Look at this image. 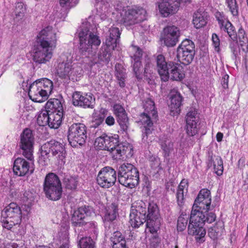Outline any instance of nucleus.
I'll return each instance as SVG.
<instances>
[{"label": "nucleus", "mask_w": 248, "mask_h": 248, "mask_svg": "<svg viewBox=\"0 0 248 248\" xmlns=\"http://www.w3.org/2000/svg\"><path fill=\"white\" fill-rule=\"evenodd\" d=\"M212 162L214 167L215 172L217 175L222 174L223 171V161L221 157L217 156L212 157L211 159Z\"/></svg>", "instance_id": "obj_39"}, {"label": "nucleus", "mask_w": 248, "mask_h": 248, "mask_svg": "<svg viewBox=\"0 0 248 248\" xmlns=\"http://www.w3.org/2000/svg\"><path fill=\"white\" fill-rule=\"evenodd\" d=\"M87 138L86 126L81 123H74L68 128V139L72 146L81 145L85 142Z\"/></svg>", "instance_id": "obj_11"}, {"label": "nucleus", "mask_w": 248, "mask_h": 248, "mask_svg": "<svg viewBox=\"0 0 248 248\" xmlns=\"http://www.w3.org/2000/svg\"><path fill=\"white\" fill-rule=\"evenodd\" d=\"M229 76L227 74H225L221 79V84L223 88L225 89L228 88V82H229Z\"/></svg>", "instance_id": "obj_58"}, {"label": "nucleus", "mask_w": 248, "mask_h": 248, "mask_svg": "<svg viewBox=\"0 0 248 248\" xmlns=\"http://www.w3.org/2000/svg\"><path fill=\"white\" fill-rule=\"evenodd\" d=\"M43 186L46 198L52 201H57L61 198L62 192V185L55 174L49 173L47 174Z\"/></svg>", "instance_id": "obj_10"}, {"label": "nucleus", "mask_w": 248, "mask_h": 248, "mask_svg": "<svg viewBox=\"0 0 248 248\" xmlns=\"http://www.w3.org/2000/svg\"><path fill=\"white\" fill-rule=\"evenodd\" d=\"M114 113L117 118V121L123 131H125L128 127V120L124 108L120 104L113 106Z\"/></svg>", "instance_id": "obj_25"}, {"label": "nucleus", "mask_w": 248, "mask_h": 248, "mask_svg": "<svg viewBox=\"0 0 248 248\" xmlns=\"http://www.w3.org/2000/svg\"><path fill=\"white\" fill-rule=\"evenodd\" d=\"M197 112L195 110L189 111L186 116V131L189 136H193L196 135L198 130L197 123L198 119L196 117Z\"/></svg>", "instance_id": "obj_24"}, {"label": "nucleus", "mask_w": 248, "mask_h": 248, "mask_svg": "<svg viewBox=\"0 0 248 248\" xmlns=\"http://www.w3.org/2000/svg\"><path fill=\"white\" fill-rule=\"evenodd\" d=\"M51 153L54 159L57 160L58 164H64L65 157V150L62 143L51 140L44 144L41 147V156L39 162L43 166L48 164L49 154Z\"/></svg>", "instance_id": "obj_5"}, {"label": "nucleus", "mask_w": 248, "mask_h": 248, "mask_svg": "<svg viewBox=\"0 0 248 248\" xmlns=\"http://www.w3.org/2000/svg\"><path fill=\"white\" fill-rule=\"evenodd\" d=\"M186 146V144L184 140H181L179 143V146H177L180 150H183Z\"/></svg>", "instance_id": "obj_63"}, {"label": "nucleus", "mask_w": 248, "mask_h": 248, "mask_svg": "<svg viewBox=\"0 0 248 248\" xmlns=\"http://www.w3.org/2000/svg\"><path fill=\"white\" fill-rule=\"evenodd\" d=\"M133 71L136 78L140 79L143 76L142 67L140 61H139L137 58L135 60H132Z\"/></svg>", "instance_id": "obj_42"}, {"label": "nucleus", "mask_w": 248, "mask_h": 248, "mask_svg": "<svg viewBox=\"0 0 248 248\" xmlns=\"http://www.w3.org/2000/svg\"><path fill=\"white\" fill-rule=\"evenodd\" d=\"M160 145L163 151L164 156L167 157L173 149V143L170 139H164L160 140Z\"/></svg>", "instance_id": "obj_35"}, {"label": "nucleus", "mask_w": 248, "mask_h": 248, "mask_svg": "<svg viewBox=\"0 0 248 248\" xmlns=\"http://www.w3.org/2000/svg\"><path fill=\"white\" fill-rule=\"evenodd\" d=\"M211 201L210 190L202 189L199 192L192 207L188 226V233L195 235L196 241L200 243L204 241L206 234L205 230L203 227L204 223H211L216 218L214 213H208Z\"/></svg>", "instance_id": "obj_1"}, {"label": "nucleus", "mask_w": 248, "mask_h": 248, "mask_svg": "<svg viewBox=\"0 0 248 248\" xmlns=\"http://www.w3.org/2000/svg\"><path fill=\"white\" fill-rule=\"evenodd\" d=\"M153 73V65L151 62L150 60L148 59L146 60L144 67V72L143 75L148 78H149L150 76Z\"/></svg>", "instance_id": "obj_51"}, {"label": "nucleus", "mask_w": 248, "mask_h": 248, "mask_svg": "<svg viewBox=\"0 0 248 248\" xmlns=\"http://www.w3.org/2000/svg\"><path fill=\"white\" fill-rule=\"evenodd\" d=\"M5 218L2 221V227L15 232L14 227L18 226L21 222L22 213L20 207L16 203L12 202L6 206L2 212Z\"/></svg>", "instance_id": "obj_8"}, {"label": "nucleus", "mask_w": 248, "mask_h": 248, "mask_svg": "<svg viewBox=\"0 0 248 248\" xmlns=\"http://www.w3.org/2000/svg\"><path fill=\"white\" fill-rule=\"evenodd\" d=\"M27 161L21 157L16 158L14 163L13 171L19 176H23L28 174H31L34 171L33 161Z\"/></svg>", "instance_id": "obj_19"}, {"label": "nucleus", "mask_w": 248, "mask_h": 248, "mask_svg": "<svg viewBox=\"0 0 248 248\" xmlns=\"http://www.w3.org/2000/svg\"><path fill=\"white\" fill-rule=\"evenodd\" d=\"M90 26L89 23H83L78 33L79 50L84 55L90 54L93 47L98 46L101 44L100 37L90 31Z\"/></svg>", "instance_id": "obj_4"}, {"label": "nucleus", "mask_w": 248, "mask_h": 248, "mask_svg": "<svg viewBox=\"0 0 248 248\" xmlns=\"http://www.w3.org/2000/svg\"><path fill=\"white\" fill-rule=\"evenodd\" d=\"M133 49L135 51V53L133 56H131L132 60H135L137 58L139 61H140V58L142 55L141 50L137 46H133Z\"/></svg>", "instance_id": "obj_56"}, {"label": "nucleus", "mask_w": 248, "mask_h": 248, "mask_svg": "<svg viewBox=\"0 0 248 248\" xmlns=\"http://www.w3.org/2000/svg\"><path fill=\"white\" fill-rule=\"evenodd\" d=\"M118 216V206L113 203L106 208L102 218L104 222H112L116 219Z\"/></svg>", "instance_id": "obj_28"}, {"label": "nucleus", "mask_w": 248, "mask_h": 248, "mask_svg": "<svg viewBox=\"0 0 248 248\" xmlns=\"http://www.w3.org/2000/svg\"><path fill=\"white\" fill-rule=\"evenodd\" d=\"M92 208L90 206H81L75 211L72 217V221L75 226H81L84 224L83 219L92 213Z\"/></svg>", "instance_id": "obj_23"}, {"label": "nucleus", "mask_w": 248, "mask_h": 248, "mask_svg": "<svg viewBox=\"0 0 248 248\" xmlns=\"http://www.w3.org/2000/svg\"><path fill=\"white\" fill-rule=\"evenodd\" d=\"M188 184L186 180H183L178 186L176 192L177 204L180 207L184 204V193L187 192Z\"/></svg>", "instance_id": "obj_30"}, {"label": "nucleus", "mask_w": 248, "mask_h": 248, "mask_svg": "<svg viewBox=\"0 0 248 248\" xmlns=\"http://www.w3.org/2000/svg\"><path fill=\"white\" fill-rule=\"evenodd\" d=\"M180 34L178 27L173 25L167 26L163 29L161 40L167 47H173L178 42Z\"/></svg>", "instance_id": "obj_16"}, {"label": "nucleus", "mask_w": 248, "mask_h": 248, "mask_svg": "<svg viewBox=\"0 0 248 248\" xmlns=\"http://www.w3.org/2000/svg\"><path fill=\"white\" fill-rule=\"evenodd\" d=\"M95 98L91 93H85L80 92H75L72 95V103L74 106L84 108H93Z\"/></svg>", "instance_id": "obj_18"}, {"label": "nucleus", "mask_w": 248, "mask_h": 248, "mask_svg": "<svg viewBox=\"0 0 248 248\" xmlns=\"http://www.w3.org/2000/svg\"><path fill=\"white\" fill-rule=\"evenodd\" d=\"M25 12V7L24 4L22 2H18L17 3L16 7V16L21 17Z\"/></svg>", "instance_id": "obj_54"}, {"label": "nucleus", "mask_w": 248, "mask_h": 248, "mask_svg": "<svg viewBox=\"0 0 248 248\" xmlns=\"http://www.w3.org/2000/svg\"><path fill=\"white\" fill-rule=\"evenodd\" d=\"M180 4L178 0H161L158 2L159 12L162 16L168 17L177 11Z\"/></svg>", "instance_id": "obj_21"}, {"label": "nucleus", "mask_w": 248, "mask_h": 248, "mask_svg": "<svg viewBox=\"0 0 248 248\" xmlns=\"http://www.w3.org/2000/svg\"><path fill=\"white\" fill-rule=\"evenodd\" d=\"M146 11L142 7L133 5L124 6L120 12V23L126 27L139 24L146 19Z\"/></svg>", "instance_id": "obj_7"}, {"label": "nucleus", "mask_w": 248, "mask_h": 248, "mask_svg": "<svg viewBox=\"0 0 248 248\" xmlns=\"http://www.w3.org/2000/svg\"><path fill=\"white\" fill-rule=\"evenodd\" d=\"M240 45L242 46L247 47L248 46V34L245 30L242 28H240L237 33Z\"/></svg>", "instance_id": "obj_44"}, {"label": "nucleus", "mask_w": 248, "mask_h": 248, "mask_svg": "<svg viewBox=\"0 0 248 248\" xmlns=\"http://www.w3.org/2000/svg\"><path fill=\"white\" fill-rule=\"evenodd\" d=\"M226 2L230 12L233 16L238 14V6L236 0H226Z\"/></svg>", "instance_id": "obj_49"}, {"label": "nucleus", "mask_w": 248, "mask_h": 248, "mask_svg": "<svg viewBox=\"0 0 248 248\" xmlns=\"http://www.w3.org/2000/svg\"><path fill=\"white\" fill-rule=\"evenodd\" d=\"M79 0H60V5L65 9H69L76 6Z\"/></svg>", "instance_id": "obj_52"}, {"label": "nucleus", "mask_w": 248, "mask_h": 248, "mask_svg": "<svg viewBox=\"0 0 248 248\" xmlns=\"http://www.w3.org/2000/svg\"><path fill=\"white\" fill-rule=\"evenodd\" d=\"M115 74L117 80H118L120 86L121 87H124L125 86V79L126 77L125 69L121 64H116Z\"/></svg>", "instance_id": "obj_34"}, {"label": "nucleus", "mask_w": 248, "mask_h": 248, "mask_svg": "<svg viewBox=\"0 0 248 248\" xmlns=\"http://www.w3.org/2000/svg\"><path fill=\"white\" fill-rule=\"evenodd\" d=\"M106 31L104 29L105 33V44L110 49L114 50L119 42L121 32L118 28L111 26Z\"/></svg>", "instance_id": "obj_20"}, {"label": "nucleus", "mask_w": 248, "mask_h": 248, "mask_svg": "<svg viewBox=\"0 0 248 248\" xmlns=\"http://www.w3.org/2000/svg\"><path fill=\"white\" fill-rule=\"evenodd\" d=\"M50 112L45 108L42 110L38 115L37 122L40 126H46L48 125Z\"/></svg>", "instance_id": "obj_40"}, {"label": "nucleus", "mask_w": 248, "mask_h": 248, "mask_svg": "<svg viewBox=\"0 0 248 248\" xmlns=\"http://www.w3.org/2000/svg\"><path fill=\"white\" fill-rule=\"evenodd\" d=\"M45 108L47 111L57 113H63V107L61 101L56 98L49 99L46 104Z\"/></svg>", "instance_id": "obj_31"}, {"label": "nucleus", "mask_w": 248, "mask_h": 248, "mask_svg": "<svg viewBox=\"0 0 248 248\" xmlns=\"http://www.w3.org/2000/svg\"><path fill=\"white\" fill-rule=\"evenodd\" d=\"M106 141H108L107 139H105V134H104L96 139L94 145L98 150H107V146L105 144Z\"/></svg>", "instance_id": "obj_48"}, {"label": "nucleus", "mask_w": 248, "mask_h": 248, "mask_svg": "<svg viewBox=\"0 0 248 248\" xmlns=\"http://www.w3.org/2000/svg\"><path fill=\"white\" fill-rule=\"evenodd\" d=\"M119 136L117 134L110 135L108 146H107V150L109 151L114 159H119L125 154L128 151L132 148L130 146L125 147L119 143Z\"/></svg>", "instance_id": "obj_14"}, {"label": "nucleus", "mask_w": 248, "mask_h": 248, "mask_svg": "<svg viewBox=\"0 0 248 248\" xmlns=\"http://www.w3.org/2000/svg\"><path fill=\"white\" fill-rule=\"evenodd\" d=\"M16 243H10L4 245L3 246L1 247L0 248H16Z\"/></svg>", "instance_id": "obj_61"}, {"label": "nucleus", "mask_w": 248, "mask_h": 248, "mask_svg": "<svg viewBox=\"0 0 248 248\" xmlns=\"http://www.w3.org/2000/svg\"><path fill=\"white\" fill-rule=\"evenodd\" d=\"M223 137V133H222L221 132H218L217 134L216 139H217V140L218 142H220L222 140Z\"/></svg>", "instance_id": "obj_64"}, {"label": "nucleus", "mask_w": 248, "mask_h": 248, "mask_svg": "<svg viewBox=\"0 0 248 248\" xmlns=\"http://www.w3.org/2000/svg\"><path fill=\"white\" fill-rule=\"evenodd\" d=\"M169 70L167 71L168 79L181 81L185 77V73L183 66L177 62H169Z\"/></svg>", "instance_id": "obj_22"}, {"label": "nucleus", "mask_w": 248, "mask_h": 248, "mask_svg": "<svg viewBox=\"0 0 248 248\" xmlns=\"http://www.w3.org/2000/svg\"><path fill=\"white\" fill-rule=\"evenodd\" d=\"M104 7V14H101L100 15V18L103 21H105L107 18V14H106V12L108 11V10L106 11V9L107 8V7L106 6H103L102 7V9H103ZM103 10V9H102Z\"/></svg>", "instance_id": "obj_62"}, {"label": "nucleus", "mask_w": 248, "mask_h": 248, "mask_svg": "<svg viewBox=\"0 0 248 248\" xmlns=\"http://www.w3.org/2000/svg\"><path fill=\"white\" fill-rule=\"evenodd\" d=\"M110 240L112 243V246L116 245L117 243H121L122 240H125L122 233L118 231L115 232L113 233Z\"/></svg>", "instance_id": "obj_50"}, {"label": "nucleus", "mask_w": 248, "mask_h": 248, "mask_svg": "<svg viewBox=\"0 0 248 248\" xmlns=\"http://www.w3.org/2000/svg\"><path fill=\"white\" fill-rule=\"evenodd\" d=\"M146 221V226L149 231L155 233L159 229L160 220L158 217V209L154 203L147 205L140 201L136 205L132 206L129 215V223L131 227L137 228Z\"/></svg>", "instance_id": "obj_2"}, {"label": "nucleus", "mask_w": 248, "mask_h": 248, "mask_svg": "<svg viewBox=\"0 0 248 248\" xmlns=\"http://www.w3.org/2000/svg\"><path fill=\"white\" fill-rule=\"evenodd\" d=\"M224 231V222L219 220L216 222L215 225L208 229V235L213 240H216L221 235Z\"/></svg>", "instance_id": "obj_29"}, {"label": "nucleus", "mask_w": 248, "mask_h": 248, "mask_svg": "<svg viewBox=\"0 0 248 248\" xmlns=\"http://www.w3.org/2000/svg\"><path fill=\"white\" fill-rule=\"evenodd\" d=\"M33 194L30 191H26L23 194L22 199L24 201H32L33 200Z\"/></svg>", "instance_id": "obj_57"}, {"label": "nucleus", "mask_w": 248, "mask_h": 248, "mask_svg": "<svg viewBox=\"0 0 248 248\" xmlns=\"http://www.w3.org/2000/svg\"><path fill=\"white\" fill-rule=\"evenodd\" d=\"M106 47L107 48L105 50V51L100 53L99 58L101 61L108 62L110 60V58L111 57L110 51L113 50L110 49L107 46H106Z\"/></svg>", "instance_id": "obj_53"}, {"label": "nucleus", "mask_w": 248, "mask_h": 248, "mask_svg": "<svg viewBox=\"0 0 248 248\" xmlns=\"http://www.w3.org/2000/svg\"><path fill=\"white\" fill-rule=\"evenodd\" d=\"M78 246L79 248H94V242L90 237H82L79 241Z\"/></svg>", "instance_id": "obj_46"}, {"label": "nucleus", "mask_w": 248, "mask_h": 248, "mask_svg": "<svg viewBox=\"0 0 248 248\" xmlns=\"http://www.w3.org/2000/svg\"><path fill=\"white\" fill-rule=\"evenodd\" d=\"M105 123L109 126L113 125L115 123V119L112 116H109L106 119Z\"/></svg>", "instance_id": "obj_59"}, {"label": "nucleus", "mask_w": 248, "mask_h": 248, "mask_svg": "<svg viewBox=\"0 0 248 248\" xmlns=\"http://www.w3.org/2000/svg\"><path fill=\"white\" fill-rule=\"evenodd\" d=\"M97 182L101 187L108 188L113 186L116 181V171L111 167L102 169L97 176Z\"/></svg>", "instance_id": "obj_15"}, {"label": "nucleus", "mask_w": 248, "mask_h": 248, "mask_svg": "<svg viewBox=\"0 0 248 248\" xmlns=\"http://www.w3.org/2000/svg\"><path fill=\"white\" fill-rule=\"evenodd\" d=\"M75 68L72 67L71 58L68 59V56L62 55L60 57L56 67V73L60 78H69L74 72L75 73L74 75L77 74L75 71Z\"/></svg>", "instance_id": "obj_17"}, {"label": "nucleus", "mask_w": 248, "mask_h": 248, "mask_svg": "<svg viewBox=\"0 0 248 248\" xmlns=\"http://www.w3.org/2000/svg\"><path fill=\"white\" fill-rule=\"evenodd\" d=\"M36 45L32 53L33 61L38 64H46L53 56V50L57 45L55 31L52 27L42 30L37 35Z\"/></svg>", "instance_id": "obj_3"}, {"label": "nucleus", "mask_w": 248, "mask_h": 248, "mask_svg": "<svg viewBox=\"0 0 248 248\" xmlns=\"http://www.w3.org/2000/svg\"><path fill=\"white\" fill-rule=\"evenodd\" d=\"M63 113H57L51 111L49 114L48 126L51 128L57 129L61 125Z\"/></svg>", "instance_id": "obj_32"}, {"label": "nucleus", "mask_w": 248, "mask_h": 248, "mask_svg": "<svg viewBox=\"0 0 248 248\" xmlns=\"http://www.w3.org/2000/svg\"><path fill=\"white\" fill-rule=\"evenodd\" d=\"M157 71L161 80L163 81L168 80L167 71L169 70V62H167L164 56L158 55L156 58Z\"/></svg>", "instance_id": "obj_26"}, {"label": "nucleus", "mask_w": 248, "mask_h": 248, "mask_svg": "<svg viewBox=\"0 0 248 248\" xmlns=\"http://www.w3.org/2000/svg\"><path fill=\"white\" fill-rule=\"evenodd\" d=\"M113 248H127L126 246V241L125 240H122L121 243L118 244L117 243L116 245L113 246Z\"/></svg>", "instance_id": "obj_60"}, {"label": "nucleus", "mask_w": 248, "mask_h": 248, "mask_svg": "<svg viewBox=\"0 0 248 248\" xmlns=\"http://www.w3.org/2000/svg\"><path fill=\"white\" fill-rule=\"evenodd\" d=\"M34 137L31 130L26 128L20 135L19 147L22 151L23 155L28 160L33 159V149Z\"/></svg>", "instance_id": "obj_13"}, {"label": "nucleus", "mask_w": 248, "mask_h": 248, "mask_svg": "<svg viewBox=\"0 0 248 248\" xmlns=\"http://www.w3.org/2000/svg\"><path fill=\"white\" fill-rule=\"evenodd\" d=\"M207 20L206 16L200 13H196L193 15V23L197 29L202 28L206 25Z\"/></svg>", "instance_id": "obj_36"}, {"label": "nucleus", "mask_w": 248, "mask_h": 248, "mask_svg": "<svg viewBox=\"0 0 248 248\" xmlns=\"http://www.w3.org/2000/svg\"><path fill=\"white\" fill-rule=\"evenodd\" d=\"M170 104L169 105L170 108L171 112L179 113L180 111V107L182 104V97L180 93L176 89L171 90L170 93Z\"/></svg>", "instance_id": "obj_27"}, {"label": "nucleus", "mask_w": 248, "mask_h": 248, "mask_svg": "<svg viewBox=\"0 0 248 248\" xmlns=\"http://www.w3.org/2000/svg\"><path fill=\"white\" fill-rule=\"evenodd\" d=\"M229 48L232 53V58L235 60L240 55V50L238 44L237 38L235 39H229Z\"/></svg>", "instance_id": "obj_41"}, {"label": "nucleus", "mask_w": 248, "mask_h": 248, "mask_svg": "<svg viewBox=\"0 0 248 248\" xmlns=\"http://www.w3.org/2000/svg\"><path fill=\"white\" fill-rule=\"evenodd\" d=\"M59 240L62 243L60 248H69V237L68 233L66 230L63 232H60L58 233Z\"/></svg>", "instance_id": "obj_47"}, {"label": "nucleus", "mask_w": 248, "mask_h": 248, "mask_svg": "<svg viewBox=\"0 0 248 248\" xmlns=\"http://www.w3.org/2000/svg\"><path fill=\"white\" fill-rule=\"evenodd\" d=\"M219 25L220 29L226 32L229 37V39H235L237 37V33L235 28L232 24L229 21L223 22L222 20H219Z\"/></svg>", "instance_id": "obj_33"}, {"label": "nucleus", "mask_w": 248, "mask_h": 248, "mask_svg": "<svg viewBox=\"0 0 248 248\" xmlns=\"http://www.w3.org/2000/svg\"><path fill=\"white\" fill-rule=\"evenodd\" d=\"M212 42L213 45L214 47L215 50L217 52H220V40L218 36L216 33H213L212 35Z\"/></svg>", "instance_id": "obj_55"}, {"label": "nucleus", "mask_w": 248, "mask_h": 248, "mask_svg": "<svg viewBox=\"0 0 248 248\" xmlns=\"http://www.w3.org/2000/svg\"><path fill=\"white\" fill-rule=\"evenodd\" d=\"M143 107L145 113L152 115L153 118L157 117V111L155 109L154 102L150 99H148L144 103Z\"/></svg>", "instance_id": "obj_38"}, {"label": "nucleus", "mask_w": 248, "mask_h": 248, "mask_svg": "<svg viewBox=\"0 0 248 248\" xmlns=\"http://www.w3.org/2000/svg\"><path fill=\"white\" fill-rule=\"evenodd\" d=\"M156 118H153L152 115H150L145 112L142 113L140 116L139 122L144 125L146 127V133H148V130H149V128L153 125V120H155Z\"/></svg>", "instance_id": "obj_37"}, {"label": "nucleus", "mask_w": 248, "mask_h": 248, "mask_svg": "<svg viewBox=\"0 0 248 248\" xmlns=\"http://www.w3.org/2000/svg\"><path fill=\"white\" fill-rule=\"evenodd\" d=\"M118 180L119 183L132 188L139 184V172L137 169L129 163H124L119 168Z\"/></svg>", "instance_id": "obj_9"}, {"label": "nucleus", "mask_w": 248, "mask_h": 248, "mask_svg": "<svg viewBox=\"0 0 248 248\" xmlns=\"http://www.w3.org/2000/svg\"><path fill=\"white\" fill-rule=\"evenodd\" d=\"M63 183L66 188L72 190L77 188L78 181L76 177L66 175L64 178Z\"/></svg>", "instance_id": "obj_43"}, {"label": "nucleus", "mask_w": 248, "mask_h": 248, "mask_svg": "<svg viewBox=\"0 0 248 248\" xmlns=\"http://www.w3.org/2000/svg\"><path fill=\"white\" fill-rule=\"evenodd\" d=\"M189 217L186 214H182L178 218L177 220V230L180 232H182L185 230L187 224L188 219Z\"/></svg>", "instance_id": "obj_45"}, {"label": "nucleus", "mask_w": 248, "mask_h": 248, "mask_svg": "<svg viewBox=\"0 0 248 248\" xmlns=\"http://www.w3.org/2000/svg\"><path fill=\"white\" fill-rule=\"evenodd\" d=\"M195 45L189 39L183 40L177 49L178 61L184 65L189 64L195 55Z\"/></svg>", "instance_id": "obj_12"}, {"label": "nucleus", "mask_w": 248, "mask_h": 248, "mask_svg": "<svg viewBox=\"0 0 248 248\" xmlns=\"http://www.w3.org/2000/svg\"><path fill=\"white\" fill-rule=\"evenodd\" d=\"M52 82L48 78L36 80L30 86L28 94L30 98L35 102H43L46 100L52 92Z\"/></svg>", "instance_id": "obj_6"}]
</instances>
